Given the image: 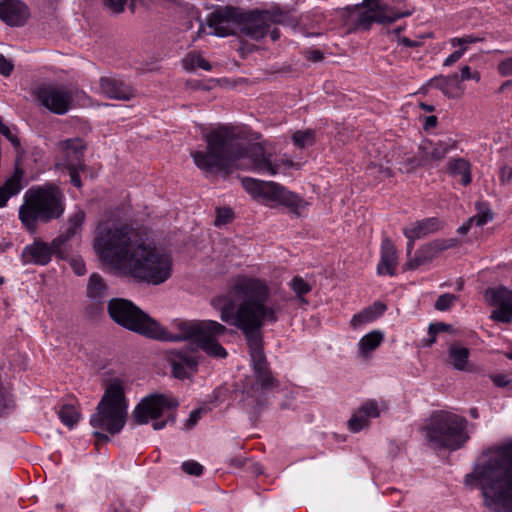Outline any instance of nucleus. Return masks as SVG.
Listing matches in <instances>:
<instances>
[{
  "label": "nucleus",
  "instance_id": "obj_1",
  "mask_svg": "<svg viewBox=\"0 0 512 512\" xmlns=\"http://www.w3.org/2000/svg\"><path fill=\"white\" fill-rule=\"evenodd\" d=\"M271 289L259 278L243 277L227 295L211 300V305L220 311V319L239 329L249 348L253 375L242 382L236 397L239 407L256 419L267 407V394L279 386L264 353L262 328L266 323L278 321L280 306L270 302Z\"/></svg>",
  "mask_w": 512,
  "mask_h": 512
},
{
  "label": "nucleus",
  "instance_id": "obj_2",
  "mask_svg": "<svg viewBox=\"0 0 512 512\" xmlns=\"http://www.w3.org/2000/svg\"><path fill=\"white\" fill-rule=\"evenodd\" d=\"M207 144L206 151H192L191 157L195 165L204 173H221L227 178L238 160L246 158L248 168L259 174L274 176L278 173V165L273 164L265 149L258 143L247 144L229 126H219L204 134Z\"/></svg>",
  "mask_w": 512,
  "mask_h": 512
},
{
  "label": "nucleus",
  "instance_id": "obj_3",
  "mask_svg": "<svg viewBox=\"0 0 512 512\" xmlns=\"http://www.w3.org/2000/svg\"><path fill=\"white\" fill-rule=\"evenodd\" d=\"M488 459L465 476V484L481 490L484 505L493 512H512V441L489 448Z\"/></svg>",
  "mask_w": 512,
  "mask_h": 512
},
{
  "label": "nucleus",
  "instance_id": "obj_4",
  "mask_svg": "<svg viewBox=\"0 0 512 512\" xmlns=\"http://www.w3.org/2000/svg\"><path fill=\"white\" fill-rule=\"evenodd\" d=\"M63 192L54 184L29 188L19 208V219L29 233L37 231L38 223H49L65 211Z\"/></svg>",
  "mask_w": 512,
  "mask_h": 512
},
{
  "label": "nucleus",
  "instance_id": "obj_5",
  "mask_svg": "<svg viewBox=\"0 0 512 512\" xmlns=\"http://www.w3.org/2000/svg\"><path fill=\"white\" fill-rule=\"evenodd\" d=\"M137 282L160 285L172 275L170 255L139 240L120 268Z\"/></svg>",
  "mask_w": 512,
  "mask_h": 512
},
{
  "label": "nucleus",
  "instance_id": "obj_6",
  "mask_svg": "<svg viewBox=\"0 0 512 512\" xmlns=\"http://www.w3.org/2000/svg\"><path fill=\"white\" fill-rule=\"evenodd\" d=\"M206 24L213 28L211 34L217 37L234 35L235 32L230 25H240L241 33L256 41L265 37L270 28L265 21V14H262L261 11L246 12L231 5L216 8L208 15Z\"/></svg>",
  "mask_w": 512,
  "mask_h": 512
},
{
  "label": "nucleus",
  "instance_id": "obj_7",
  "mask_svg": "<svg viewBox=\"0 0 512 512\" xmlns=\"http://www.w3.org/2000/svg\"><path fill=\"white\" fill-rule=\"evenodd\" d=\"M468 421L457 414L439 410L434 411L427 423L421 428L427 444L432 449L458 450L469 440L466 431Z\"/></svg>",
  "mask_w": 512,
  "mask_h": 512
},
{
  "label": "nucleus",
  "instance_id": "obj_8",
  "mask_svg": "<svg viewBox=\"0 0 512 512\" xmlns=\"http://www.w3.org/2000/svg\"><path fill=\"white\" fill-rule=\"evenodd\" d=\"M127 408L123 381L113 379L106 387L96 412L91 415L90 425L111 435L118 434L126 424Z\"/></svg>",
  "mask_w": 512,
  "mask_h": 512
},
{
  "label": "nucleus",
  "instance_id": "obj_9",
  "mask_svg": "<svg viewBox=\"0 0 512 512\" xmlns=\"http://www.w3.org/2000/svg\"><path fill=\"white\" fill-rule=\"evenodd\" d=\"M138 241L133 228L127 225L105 226L99 228L94 247L101 259L121 268Z\"/></svg>",
  "mask_w": 512,
  "mask_h": 512
},
{
  "label": "nucleus",
  "instance_id": "obj_10",
  "mask_svg": "<svg viewBox=\"0 0 512 512\" xmlns=\"http://www.w3.org/2000/svg\"><path fill=\"white\" fill-rule=\"evenodd\" d=\"M84 220L85 212L78 210L69 217L65 232L53 239L51 244L35 240L32 244L27 245L21 253L23 263L44 266L51 261L54 254L59 258H65L66 254L62 247L81 229Z\"/></svg>",
  "mask_w": 512,
  "mask_h": 512
},
{
  "label": "nucleus",
  "instance_id": "obj_11",
  "mask_svg": "<svg viewBox=\"0 0 512 512\" xmlns=\"http://www.w3.org/2000/svg\"><path fill=\"white\" fill-rule=\"evenodd\" d=\"M107 312L119 326L147 338L152 339L154 336L153 332H155L154 328H157V321L132 301L124 298H112L108 301Z\"/></svg>",
  "mask_w": 512,
  "mask_h": 512
},
{
  "label": "nucleus",
  "instance_id": "obj_12",
  "mask_svg": "<svg viewBox=\"0 0 512 512\" xmlns=\"http://www.w3.org/2000/svg\"><path fill=\"white\" fill-rule=\"evenodd\" d=\"M173 326L178 330L177 333H171L157 322V328H154L152 339L159 341L178 342L191 338L196 340L203 335L204 332L225 333L227 328L217 321H182L175 320Z\"/></svg>",
  "mask_w": 512,
  "mask_h": 512
},
{
  "label": "nucleus",
  "instance_id": "obj_13",
  "mask_svg": "<svg viewBox=\"0 0 512 512\" xmlns=\"http://www.w3.org/2000/svg\"><path fill=\"white\" fill-rule=\"evenodd\" d=\"M178 406L179 402L176 398L164 394H150L136 405L132 419L135 424L144 425L150 419L157 420L164 410L176 409Z\"/></svg>",
  "mask_w": 512,
  "mask_h": 512
},
{
  "label": "nucleus",
  "instance_id": "obj_14",
  "mask_svg": "<svg viewBox=\"0 0 512 512\" xmlns=\"http://www.w3.org/2000/svg\"><path fill=\"white\" fill-rule=\"evenodd\" d=\"M198 351L193 345L167 352L171 374L179 380L190 379L198 371Z\"/></svg>",
  "mask_w": 512,
  "mask_h": 512
},
{
  "label": "nucleus",
  "instance_id": "obj_15",
  "mask_svg": "<svg viewBox=\"0 0 512 512\" xmlns=\"http://www.w3.org/2000/svg\"><path fill=\"white\" fill-rule=\"evenodd\" d=\"M40 103L51 112L63 115L68 112L72 95L69 91L51 85H43L36 91Z\"/></svg>",
  "mask_w": 512,
  "mask_h": 512
},
{
  "label": "nucleus",
  "instance_id": "obj_16",
  "mask_svg": "<svg viewBox=\"0 0 512 512\" xmlns=\"http://www.w3.org/2000/svg\"><path fill=\"white\" fill-rule=\"evenodd\" d=\"M486 296L490 297L491 304L498 306L492 312L491 318L502 323L512 320V291L506 287L489 288Z\"/></svg>",
  "mask_w": 512,
  "mask_h": 512
},
{
  "label": "nucleus",
  "instance_id": "obj_17",
  "mask_svg": "<svg viewBox=\"0 0 512 512\" xmlns=\"http://www.w3.org/2000/svg\"><path fill=\"white\" fill-rule=\"evenodd\" d=\"M454 245L455 241L453 239H437L427 243L416 251L414 258L408 260L405 263V267L409 270H415L422 265L430 263L440 252L447 250Z\"/></svg>",
  "mask_w": 512,
  "mask_h": 512
},
{
  "label": "nucleus",
  "instance_id": "obj_18",
  "mask_svg": "<svg viewBox=\"0 0 512 512\" xmlns=\"http://www.w3.org/2000/svg\"><path fill=\"white\" fill-rule=\"evenodd\" d=\"M29 18L28 7L20 0H3L0 2V19L9 26L25 25Z\"/></svg>",
  "mask_w": 512,
  "mask_h": 512
},
{
  "label": "nucleus",
  "instance_id": "obj_19",
  "mask_svg": "<svg viewBox=\"0 0 512 512\" xmlns=\"http://www.w3.org/2000/svg\"><path fill=\"white\" fill-rule=\"evenodd\" d=\"M267 200L278 202L290 210V212L299 215V210L306 207L307 202L297 194L286 190L282 185L273 183L270 191L266 193Z\"/></svg>",
  "mask_w": 512,
  "mask_h": 512
},
{
  "label": "nucleus",
  "instance_id": "obj_20",
  "mask_svg": "<svg viewBox=\"0 0 512 512\" xmlns=\"http://www.w3.org/2000/svg\"><path fill=\"white\" fill-rule=\"evenodd\" d=\"M99 85L102 93L110 99L129 101L135 96V90L130 85L114 76L101 77Z\"/></svg>",
  "mask_w": 512,
  "mask_h": 512
},
{
  "label": "nucleus",
  "instance_id": "obj_21",
  "mask_svg": "<svg viewBox=\"0 0 512 512\" xmlns=\"http://www.w3.org/2000/svg\"><path fill=\"white\" fill-rule=\"evenodd\" d=\"M456 147V142L449 139L448 141H438L433 143L430 140H424L418 147V152L423 159L425 166L432 162L443 160L447 153Z\"/></svg>",
  "mask_w": 512,
  "mask_h": 512
},
{
  "label": "nucleus",
  "instance_id": "obj_22",
  "mask_svg": "<svg viewBox=\"0 0 512 512\" xmlns=\"http://www.w3.org/2000/svg\"><path fill=\"white\" fill-rule=\"evenodd\" d=\"M380 411L375 400H366L348 420L349 429L357 433L369 425L370 418H378Z\"/></svg>",
  "mask_w": 512,
  "mask_h": 512
},
{
  "label": "nucleus",
  "instance_id": "obj_23",
  "mask_svg": "<svg viewBox=\"0 0 512 512\" xmlns=\"http://www.w3.org/2000/svg\"><path fill=\"white\" fill-rule=\"evenodd\" d=\"M410 15H411L410 11L389 15V14H385V13H375L372 10L367 8L365 11H363L359 14L356 23L360 29H362L364 31H368V30H370L373 23L391 24L402 17H407Z\"/></svg>",
  "mask_w": 512,
  "mask_h": 512
},
{
  "label": "nucleus",
  "instance_id": "obj_24",
  "mask_svg": "<svg viewBox=\"0 0 512 512\" xmlns=\"http://www.w3.org/2000/svg\"><path fill=\"white\" fill-rule=\"evenodd\" d=\"M397 267V251L389 238H384L381 244V259L377 265V273L380 275H395Z\"/></svg>",
  "mask_w": 512,
  "mask_h": 512
},
{
  "label": "nucleus",
  "instance_id": "obj_25",
  "mask_svg": "<svg viewBox=\"0 0 512 512\" xmlns=\"http://www.w3.org/2000/svg\"><path fill=\"white\" fill-rule=\"evenodd\" d=\"M223 334L224 333L204 332L203 335L196 340V349L200 348L210 357L226 358L228 355L226 349L216 339V337Z\"/></svg>",
  "mask_w": 512,
  "mask_h": 512
},
{
  "label": "nucleus",
  "instance_id": "obj_26",
  "mask_svg": "<svg viewBox=\"0 0 512 512\" xmlns=\"http://www.w3.org/2000/svg\"><path fill=\"white\" fill-rule=\"evenodd\" d=\"M441 226L442 222L438 218L431 217L415 222L410 228H404L403 233L408 239H419L438 231Z\"/></svg>",
  "mask_w": 512,
  "mask_h": 512
},
{
  "label": "nucleus",
  "instance_id": "obj_27",
  "mask_svg": "<svg viewBox=\"0 0 512 512\" xmlns=\"http://www.w3.org/2000/svg\"><path fill=\"white\" fill-rule=\"evenodd\" d=\"M386 310V304L380 301H376L371 306L355 314L350 321V325L355 329L363 324L372 322L380 317Z\"/></svg>",
  "mask_w": 512,
  "mask_h": 512
},
{
  "label": "nucleus",
  "instance_id": "obj_28",
  "mask_svg": "<svg viewBox=\"0 0 512 512\" xmlns=\"http://www.w3.org/2000/svg\"><path fill=\"white\" fill-rule=\"evenodd\" d=\"M86 296L90 301L105 303L108 296V286L99 274L93 273L90 275L86 289Z\"/></svg>",
  "mask_w": 512,
  "mask_h": 512
},
{
  "label": "nucleus",
  "instance_id": "obj_29",
  "mask_svg": "<svg viewBox=\"0 0 512 512\" xmlns=\"http://www.w3.org/2000/svg\"><path fill=\"white\" fill-rule=\"evenodd\" d=\"M431 84L442 91V93L448 98H457L460 96L458 92L459 86V75L457 73L448 76H437L431 79Z\"/></svg>",
  "mask_w": 512,
  "mask_h": 512
},
{
  "label": "nucleus",
  "instance_id": "obj_30",
  "mask_svg": "<svg viewBox=\"0 0 512 512\" xmlns=\"http://www.w3.org/2000/svg\"><path fill=\"white\" fill-rule=\"evenodd\" d=\"M447 171L452 177H461V183L467 186L472 181L471 164L464 158H453L447 163Z\"/></svg>",
  "mask_w": 512,
  "mask_h": 512
},
{
  "label": "nucleus",
  "instance_id": "obj_31",
  "mask_svg": "<svg viewBox=\"0 0 512 512\" xmlns=\"http://www.w3.org/2000/svg\"><path fill=\"white\" fill-rule=\"evenodd\" d=\"M23 176L24 170L20 167V162L15 161L13 174L3 183L2 186H0L4 195L7 197V200L22 190Z\"/></svg>",
  "mask_w": 512,
  "mask_h": 512
},
{
  "label": "nucleus",
  "instance_id": "obj_32",
  "mask_svg": "<svg viewBox=\"0 0 512 512\" xmlns=\"http://www.w3.org/2000/svg\"><path fill=\"white\" fill-rule=\"evenodd\" d=\"M273 183L274 182H265L249 177L242 180V185L249 194L253 197H261L266 200V193L270 191V187H272Z\"/></svg>",
  "mask_w": 512,
  "mask_h": 512
},
{
  "label": "nucleus",
  "instance_id": "obj_33",
  "mask_svg": "<svg viewBox=\"0 0 512 512\" xmlns=\"http://www.w3.org/2000/svg\"><path fill=\"white\" fill-rule=\"evenodd\" d=\"M469 355L470 351L466 347H460L457 345H451L449 347V358L451 360V364L456 370L462 371L466 369Z\"/></svg>",
  "mask_w": 512,
  "mask_h": 512
},
{
  "label": "nucleus",
  "instance_id": "obj_34",
  "mask_svg": "<svg viewBox=\"0 0 512 512\" xmlns=\"http://www.w3.org/2000/svg\"><path fill=\"white\" fill-rule=\"evenodd\" d=\"M384 335L381 331L374 330L359 341V349L363 355H367L371 351L375 350L383 341Z\"/></svg>",
  "mask_w": 512,
  "mask_h": 512
},
{
  "label": "nucleus",
  "instance_id": "obj_35",
  "mask_svg": "<svg viewBox=\"0 0 512 512\" xmlns=\"http://www.w3.org/2000/svg\"><path fill=\"white\" fill-rule=\"evenodd\" d=\"M0 134L3 135L13 146L16 154L15 161L20 162L25 155V149L21 145V140L18 137L17 132H13L3 122L0 124Z\"/></svg>",
  "mask_w": 512,
  "mask_h": 512
},
{
  "label": "nucleus",
  "instance_id": "obj_36",
  "mask_svg": "<svg viewBox=\"0 0 512 512\" xmlns=\"http://www.w3.org/2000/svg\"><path fill=\"white\" fill-rule=\"evenodd\" d=\"M61 422L69 428L76 425L80 419V413L71 404H64L58 411Z\"/></svg>",
  "mask_w": 512,
  "mask_h": 512
},
{
  "label": "nucleus",
  "instance_id": "obj_37",
  "mask_svg": "<svg viewBox=\"0 0 512 512\" xmlns=\"http://www.w3.org/2000/svg\"><path fill=\"white\" fill-rule=\"evenodd\" d=\"M292 141L300 149L314 145L315 131L312 129L298 130L293 133Z\"/></svg>",
  "mask_w": 512,
  "mask_h": 512
},
{
  "label": "nucleus",
  "instance_id": "obj_38",
  "mask_svg": "<svg viewBox=\"0 0 512 512\" xmlns=\"http://www.w3.org/2000/svg\"><path fill=\"white\" fill-rule=\"evenodd\" d=\"M183 67L187 71H192L196 67L202 68L206 71H209L212 68L206 59L194 52L187 54V56L183 59Z\"/></svg>",
  "mask_w": 512,
  "mask_h": 512
},
{
  "label": "nucleus",
  "instance_id": "obj_39",
  "mask_svg": "<svg viewBox=\"0 0 512 512\" xmlns=\"http://www.w3.org/2000/svg\"><path fill=\"white\" fill-rule=\"evenodd\" d=\"M477 214L471 217L473 223L477 226L485 225L489 220H492L493 213L489 206L485 202H477L476 205Z\"/></svg>",
  "mask_w": 512,
  "mask_h": 512
},
{
  "label": "nucleus",
  "instance_id": "obj_40",
  "mask_svg": "<svg viewBox=\"0 0 512 512\" xmlns=\"http://www.w3.org/2000/svg\"><path fill=\"white\" fill-rule=\"evenodd\" d=\"M440 332L453 333L454 328L450 324L443 322L431 323L428 328V334L430 338L426 341V346H431L436 341V335Z\"/></svg>",
  "mask_w": 512,
  "mask_h": 512
},
{
  "label": "nucleus",
  "instance_id": "obj_41",
  "mask_svg": "<svg viewBox=\"0 0 512 512\" xmlns=\"http://www.w3.org/2000/svg\"><path fill=\"white\" fill-rule=\"evenodd\" d=\"M458 299V296L451 293L442 294L436 299L434 308L437 311H448Z\"/></svg>",
  "mask_w": 512,
  "mask_h": 512
},
{
  "label": "nucleus",
  "instance_id": "obj_42",
  "mask_svg": "<svg viewBox=\"0 0 512 512\" xmlns=\"http://www.w3.org/2000/svg\"><path fill=\"white\" fill-rule=\"evenodd\" d=\"M291 288L298 298L311 291V285L307 283L302 277L295 276L291 281Z\"/></svg>",
  "mask_w": 512,
  "mask_h": 512
},
{
  "label": "nucleus",
  "instance_id": "obj_43",
  "mask_svg": "<svg viewBox=\"0 0 512 512\" xmlns=\"http://www.w3.org/2000/svg\"><path fill=\"white\" fill-rule=\"evenodd\" d=\"M285 12L286 11H283L279 7H273L270 10L261 11L262 14H265V21L273 24H284L285 20L283 19V16Z\"/></svg>",
  "mask_w": 512,
  "mask_h": 512
},
{
  "label": "nucleus",
  "instance_id": "obj_44",
  "mask_svg": "<svg viewBox=\"0 0 512 512\" xmlns=\"http://www.w3.org/2000/svg\"><path fill=\"white\" fill-rule=\"evenodd\" d=\"M420 167H425V165L423 163V159L421 158L419 152L417 151L415 155L411 157H406L403 160L401 169H404L407 173H410Z\"/></svg>",
  "mask_w": 512,
  "mask_h": 512
},
{
  "label": "nucleus",
  "instance_id": "obj_45",
  "mask_svg": "<svg viewBox=\"0 0 512 512\" xmlns=\"http://www.w3.org/2000/svg\"><path fill=\"white\" fill-rule=\"evenodd\" d=\"M216 219L214 224L216 226L225 225L230 223L234 218V213L230 208L218 207L216 209Z\"/></svg>",
  "mask_w": 512,
  "mask_h": 512
},
{
  "label": "nucleus",
  "instance_id": "obj_46",
  "mask_svg": "<svg viewBox=\"0 0 512 512\" xmlns=\"http://www.w3.org/2000/svg\"><path fill=\"white\" fill-rule=\"evenodd\" d=\"M484 40H485L484 37H477V36H473V35H465L463 37H456V38L451 39V45L453 47H460V48L466 47L467 48V46L469 44H474V43H477V42H482Z\"/></svg>",
  "mask_w": 512,
  "mask_h": 512
},
{
  "label": "nucleus",
  "instance_id": "obj_47",
  "mask_svg": "<svg viewBox=\"0 0 512 512\" xmlns=\"http://www.w3.org/2000/svg\"><path fill=\"white\" fill-rule=\"evenodd\" d=\"M182 469L188 475L200 476L203 473V466L193 460L185 461Z\"/></svg>",
  "mask_w": 512,
  "mask_h": 512
},
{
  "label": "nucleus",
  "instance_id": "obj_48",
  "mask_svg": "<svg viewBox=\"0 0 512 512\" xmlns=\"http://www.w3.org/2000/svg\"><path fill=\"white\" fill-rule=\"evenodd\" d=\"M85 307V314L91 318L96 319L102 315L104 310V303L93 302Z\"/></svg>",
  "mask_w": 512,
  "mask_h": 512
},
{
  "label": "nucleus",
  "instance_id": "obj_49",
  "mask_svg": "<svg viewBox=\"0 0 512 512\" xmlns=\"http://www.w3.org/2000/svg\"><path fill=\"white\" fill-rule=\"evenodd\" d=\"M368 9L372 10L375 13H385L389 15L396 14L397 12L394 11L392 7L389 5L383 3L381 0H372V4L367 7Z\"/></svg>",
  "mask_w": 512,
  "mask_h": 512
},
{
  "label": "nucleus",
  "instance_id": "obj_50",
  "mask_svg": "<svg viewBox=\"0 0 512 512\" xmlns=\"http://www.w3.org/2000/svg\"><path fill=\"white\" fill-rule=\"evenodd\" d=\"M103 4L112 13L119 14L124 11L127 0H103Z\"/></svg>",
  "mask_w": 512,
  "mask_h": 512
},
{
  "label": "nucleus",
  "instance_id": "obj_51",
  "mask_svg": "<svg viewBox=\"0 0 512 512\" xmlns=\"http://www.w3.org/2000/svg\"><path fill=\"white\" fill-rule=\"evenodd\" d=\"M14 69L12 60L7 59L3 54H0V74L4 77L11 75Z\"/></svg>",
  "mask_w": 512,
  "mask_h": 512
},
{
  "label": "nucleus",
  "instance_id": "obj_52",
  "mask_svg": "<svg viewBox=\"0 0 512 512\" xmlns=\"http://www.w3.org/2000/svg\"><path fill=\"white\" fill-rule=\"evenodd\" d=\"M499 181L500 184L505 186L512 182V168L508 171L506 164L502 165L499 169Z\"/></svg>",
  "mask_w": 512,
  "mask_h": 512
},
{
  "label": "nucleus",
  "instance_id": "obj_53",
  "mask_svg": "<svg viewBox=\"0 0 512 512\" xmlns=\"http://www.w3.org/2000/svg\"><path fill=\"white\" fill-rule=\"evenodd\" d=\"M470 79L479 81L480 80L479 72L476 71V72L472 73L469 66H463L461 68V74L459 76V83L461 81L470 80Z\"/></svg>",
  "mask_w": 512,
  "mask_h": 512
},
{
  "label": "nucleus",
  "instance_id": "obj_54",
  "mask_svg": "<svg viewBox=\"0 0 512 512\" xmlns=\"http://www.w3.org/2000/svg\"><path fill=\"white\" fill-rule=\"evenodd\" d=\"M203 412H204L203 408H198V409L193 410L190 413L189 418L186 421V424H185L186 428L187 429L193 428L197 424L199 419L201 418V414Z\"/></svg>",
  "mask_w": 512,
  "mask_h": 512
},
{
  "label": "nucleus",
  "instance_id": "obj_55",
  "mask_svg": "<svg viewBox=\"0 0 512 512\" xmlns=\"http://www.w3.org/2000/svg\"><path fill=\"white\" fill-rule=\"evenodd\" d=\"M498 71L503 76L512 75V57L501 61L498 65Z\"/></svg>",
  "mask_w": 512,
  "mask_h": 512
},
{
  "label": "nucleus",
  "instance_id": "obj_56",
  "mask_svg": "<svg viewBox=\"0 0 512 512\" xmlns=\"http://www.w3.org/2000/svg\"><path fill=\"white\" fill-rule=\"evenodd\" d=\"M466 51V47H463V48H460L456 51H454L453 53H451L445 60H444V63L443 65L444 66H451L452 64H454L455 62H457L462 56L463 54L465 53Z\"/></svg>",
  "mask_w": 512,
  "mask_h": 512
},
{
  "label": "nucleus",
  "instance_id": "obj_57",
  "mask_svg": "<svg viewBox=\"0 0 512 512\" xmlns=\"http://www.w3.org/2000/svg\"><path fill=\"white\" fill-rule=\"evenodd\" d=\"M305 58L311 62H320L324 59V54L318 49L307 50L305 52Z\"/></svg>",
  "mask_w": 512,
  "mask_h": 512
},
{
  "label": "nucleus",
  "instance_id": "obj_58",
  "mask_svg": "<svg viewBox=\"0 0 512 512\" xmlns=\"http://www.w3.org/2000/svg\"><path fill=\"white\" fill-rule=\"evenodd\" d=\"M491 379L493 383L498 387H506L512 382V380L507 375L503 374L493 375L491 376Z\"/></svg>",
  "mask_w": 512,
  "mask_h": 512
},
{
  "label": "nucleus",
  "instance_id": "obj_59",
  "mask_svg": "<svg viewBox=\"0 0 512 512\" xmlns=\"http://www.w3.org/2000/svg\"><path fill=\"white\" fill-rule=\"evenodd\" d=\"M175 421H176L175 413H170L166 420L153 422L152 427L154 430H161L167 425L168 422L174 423Z\"/></svg>",
  "mask_w": 512,
  "mask_h": 512
},
{
  "label": "nucleus",
  "instance_id": "obj_60",
  "mask_svg": "<svg viewBox=\"0 0 512 512\" xmlns=\"http://www.w3.org/2000/svg\"><path fill=\"white\" fill-rule=\"evenodd\" d=\"M109 512H129V510L122 500L117 499L111 504Z\"/></svg>",
  "mask_w": 512,
  "mask_h": 512
},
{
  "label": "nucleus",
  "instance_id": "obj_61",
  "mask_svg": "<svg viewBox=\"0 0 512 512\" xmlns=\"http://www.w3.org/2000/svg\"><path fill=\"white\" fill-rule=\"evenodd\" d=\"M93 436L96 439L95 445L97 448H98L99 444L107 443L110 441V437L107 434L99 431V429H97L96 431L93 432Z\"/></svg>",
  "mask_w": 512,
  "mask_h": 512
},
{
  "label": "nucleus",
  "instance_id": "obj_62",
  "mask_svg": "<svg viewBox=\"0 0 512 512\" xmlns=\"http://www.w3.org/2000/svg\"><path fill=\"white\" fill-rule=\"evenodd\" d=\"M71 267L79 276L84 275L86 272L85 264L80 260H72Z\"/></svg>",
  "mask_w": 512,
  "mask_h": 512
},
{
  "label": "nucleus",
  "instance_id": "obj_63",
  "mask_svg": "<svg viewBox=\"0 0 512 512\" xmlns=\"http://www.w3.org/2000/svg\"><path fill=\"white\" fill-rule=\"evenodd\" d=\"M69 174H70V180L71 183L75 186L80 188L82 186L80 176L78 174V171L74 167L69 168Z\"/></svg>",
  "mask_w": 512,
  "mask_h": 512
},
{
  "label": "nucleus",
  "instance_id": "obj_64",
  "mask_svg": "<svg viewBox=\"0 0 512 512\" xmlns=\"http://www.w3.org/2000/svg\"><path fill=\"white\" fill-rule=\"evenodd\" d=\"M67 148L73 150L74 152H78L79 150H83L84 146L82 145V141L80 139H70L67 140Z\"/></svg>",
  "mask_w": 512,
  "mask_h": 512
}]
</instances>
